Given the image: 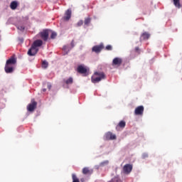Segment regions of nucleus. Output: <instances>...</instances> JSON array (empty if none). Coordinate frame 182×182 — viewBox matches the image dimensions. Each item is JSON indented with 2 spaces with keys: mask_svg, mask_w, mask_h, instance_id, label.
<instances>
[{
  "mask_svg": "<svg viewBox=\"0 0 182 182\" xmlns=\"http://www.w3.org/2000/svg\"><path fill=\"white\" fill-rule=\"evenodd\" d=\"M103 79H106V75H105L104 73L99 72H95L91 77L92 83H99V82L103 80Z\"/></svg>",
  "mask_w": 182,
  "mask_h": 182,
  "instance_id": "nucleus-1",
  "label": "nucleus"
},
{
  "mask_svg": "<svg viewBox=\"0 0 182 182\" xmlns=\"http://www.w3.org/2000/svg\"><path fill=\"white\" fill-rule=\"evenodd\" d=\"M36 106H38V102H36L35 100H32L31 103L28 104L27 106V110L28 112H33L35 109H36Z\"/></svg>",
  "mask_w": 182,
  "mask_h": 182,
  "instance_id": "nucleus-2",
  "label": "nucleus"
},
{
  "mask_svg": "<svg viewBox=\"0 0 182 182\" xmlns=\"http://www.w3.org/2000/svg\"><path fill=\"white\" fill-rule=\"evenodd\" d=\"M87 68L83 65H80L77 68V72L81 75H86V73H87Z\"/></svg>",
  "mask_w": 182,
  "mask_h": 182,
  "instance_id": "nucleus-3",
  "label": "nucleus"
},
{
  "mask_svg": "<svg viewBox=\"0 0 182 182\" xmlns=\"http://www.w3.org/2000/svg\"><path fill=\"white\" fill-rule=\"evenodd\" d=\"M143 113H144V107L143 105L137 107L134 110L136 116H143Z\"/></svg>",
  "mask_w": 182,
  "mask_h": 182,
  "instance_id": "nucleus-4",
  "label": "nucleus"
},
{
  "mask_svg": "<svg viewBox=\"0 0 182 182\" xmlns=\"http://www.w3.org/2000/svg\"><path fill=\"white\" fill-rule=\"evenodd\" d=\"M38 50H39V48H38V46H32L28 51V56H35L38 53Z\"/></svg>",
  "mask_w": 182,
  "mask_h": 182,
  "instance_id": "nucleus-5",
  "label": "nucleus"
},
{
  "mask_svg": "<svg viewBox=\"0 0 182 182\" xmlns=\"http://www.w3.org/2000/svg\"><path fill=\"white\" fill-rule=\"evenodd\" d=\"M116 139H117L116 134L111 132H108L105 134V140H116Z\"/></svg>",
  "mask_w": 182,
  "mask_h": 182,
  "instance_id": "nucleus-6",
  "label": "nucleus"
},
{
  "mask_svg": "<svg viewBox=\"0 0 182 182\" xmlns=\"http://www.w3.org/2000/svg\"><path fill=\"white\" fill-rule=\"evenodd\" d=\"M41 38L43 39L45 42L50 41L49 38V31L48 30H45L41 33Z\"/></svg>",
  "mask_w": 182,
  "mask_h": 182,
  "instance_id": "nucleus-7",
  "label": "nucleus"
},
{
  "mask_svg": "<svg viewBox=\"0 0 182 182\" xmlns=\"http://www.w3.org/2000/svg\"><path fill=\"white\" fill-rule=\"evenodd\" d=\"M132 170H133V166L130 164H126L123 167L124 174H130Z\"/></svg>",
  "mask_w": 182,
  "mask_h": 182,
  "instance_id": "nucleus-8",
  "label": "nucleus"
},
{
  "mask_svg": "<svg viewBox=\"0 0 182 182\" xmlns=\"http://www.w3.org/2000/svg\"><path fill=\"white\" fill-rule=\"evenodd\" d=\"M123 63V60L120 58H114L112 60V66H121Z\"/></svg>",
  "mask_w": 182,
  "mask_h": 182,
  "instance_id": "nucleus-9",
  "label": "nucleus"
},
{
  "mask_svg": "<svg viewBox=\"0 0 182 182\" xmlns=\"http://www.w3.org/2000/svg\"><path fill=\"white\" fill-rule=\"evenodd\" d=\"M6 65L10 66V65H16V58L11 56L9 60H6Z\"/></svg>",
  "mask_w": 182,
  "mask_h": 182,
  "instance_id": "nucleus-10",
  "label": "nucleus"
},
{
  "mask_svg": "<svg viewBox=\"0 0 182 182\" xmlns=\"http://www.w3.org/2000/svg\"><path fill=\"white\" fill-rule=\"evenodd\" d=\"M65 16L63 18V19H64V21H69V19H70V18L72 16V10L68 9L65 11Z\"/></svg>",
  "mask_w": 182,
  "mask_h": 182,
  "instance_id": "nucleus-11",
  "label": "nucleus"
},
{
  "mask_svg": "<svg viewBox=\"0 0 182 182\" xmlns=\"http://www.w3.org/2000/svg\"><path fill=\"white\" fill-rule=\"evenodd\" d=\"M4 70L6 73H12V72H14V68L9 67V65L6 64Z\"/></svg>",
  "mask_w": 182,
  "mask_h": 182,
  "instance_id": "nucleus-12",
  "label": "nucleus"
},
{
  "mask_svg": "<svg viewBox=\"0 0 182 182\" xmlns=\"http://www.w3.org/2000/svg\"><path fill=\"white\" fill-rule=\"evenodd\" d=\"M102 49H103L102 46H94L92 48V52H95V53H99L101 52Z\"/></svg>",
  "mask_w": 182,
  "mask_h": 182,
  "instance_id": "nucleus-13",
  "label": "nucleus"
},
{
  "mask_svg": "<svg viewBox=\"0 0 182 182\" xmlns=\"http://www.w3.org/2000/svg\"><path fill=\"white\" fill-rule=\"evenodd\" d=\"M150 38V34L145 32L141 34V41H146V39H149Z\"/></svg>",
  "mask_w": 182,
  "mask_h": 182,
  "instance_id": "nucleus-14",
  "label": "nucleus"
},
{
  "mask_svg": "<svg viewBox=\"0 0 182 182\" xmlns=\"http://www.w3.org/2000/svg\"><path fill=\"white\" fill-rule=\"evenodd\" d=\"M119 127H121V129H124V127H126V122L120 121L116 127L117 130L119 129Z\"/></svg>",
  "mask_w": 182,
  "mask_h": 182,
  "instance_id": "nucleus-15",
  "label": "nucleus"
},
{
  "mask_svg": "<svg viewBox=\"0 0 182 182\" xmlns=\"http://www.w3.org/2000/svg\"><path fill=\"white\" fill-rule=\"evenodd\" d=\"M42 45H43V41H42V40H37L33 43V46H42Z\"/></svg>",
  "mask_w": 182,
  "mask_h": 182,
  "instance_id": "nucleus-16",
  "label": "nucleus"
},
{
  "mask_svg": "<svg viewBox=\"0 0 182 182\" xmlns=\"http://www.w3.org/2000/svg\"><path fill=\"white\" fill-rule=\"evenodd\" d=\"M10 8L11 9H16V8H18V1H12L10 4Z\"/></svg>",
  "mask_w": 182,
  "mask_h": 182,
  "instance_id": "nucleus-17",
  "label": "nucleus"
},
{
  "mask_svg": "<svg viewBox=\"0 0 182 182\" xmlns=\"http://www.w3.org/2000/svg\"><path fill=\"white\" fill-rule=\"evenodd\" d=\"M173 5H175L176 8H181V5L180 4V0H173Z\"/></svg>",
  "mask_w": 182,
  "mask_h": 182,
  "instance_id": "nucleus-18",
  "label": "nucleus"
},
{
  "mask_svg": "<svg viewBox=\"0 0 182 182\" xmlns=\"http://www.w3.org/2000/svg\"><path fill=\"white\" fill-rule=\"evenodd\" d=\"M57 36H58V33H56V32L55 31H52L51 35L50 36V39H55Z\"/></svg>",
  "mask_w": 182,
  "mask_h": 182,
  "instance_id": "nucleus-19",
  "label": "nucleus"
},
{
  "mask_svg": "<svg viewBox=\"0 0 182 182\" xmlns=\"http://www.w3.org/2000/svg\"><path fill=\"white\" fill-rule=\"evenodd\" d=\"M48 66H49V63L46 60L42 62V68L43 69H46Z\"/></svg>",
  "mask_w": 182,
  "mask_h": 182,
  "instance_id": "nucleus-20",
  "label": "nucleus"
},
{
  "mask_svg": "<svg viewBox=\"0 0 182 182\" xmlns=\"http://www.w3.org/2000/svg\"><path fill=\"white\" fill-rule=\"evenodd\" d=\"M66 85H72L73 83V78L70 77L67 80H65Z\"/></svg>",
  "mask_w": 182,
  "mask_h": 182,
  "instance_id": "nucleus-21",
  "label": "nucleus"
},
{
  "mask_svg": "<svg viewBox=\"0 0 182 182\" xmlns=\"http://www.w3.org/2000/svg\"><path fill=\"white\" fill-rule=\"evenodd\" d=\"M82 173H84V174H90V170H89V168L85 167L82 169Z\"/></svg>",
  "mask_w": 182,
  "mask_h": 182,
  "instance_id": "nucleus-22",
  "label": "nucleus"
},
{
  "mask_svg": "<svg viewBox=\"0 0 182 182\" xmlns=\"http://www.w3.org/2000/svg\"><path fill=\"white\" fill-rule=\"evenodd\" d=\"M107 164H109V161H104L100 164V167H105V166H107Z\"/></svg>",
  "mask_w": 182,
  "mask_h": 182,
  "instance_id": "nucleus-23",
  "label": "nucleus"
},
{
  "mask_svg": "<svg viewBox=\"0 0 182 182\" xmlns=\"http://www.w3.org/2000/svg\"><path fill=\"white\" fill-rule=\"evenodd\" d=\"M84 23L86 26H89V23H90V18H85Z\"/></svg>",
  "mask_w": 182,
  "mask_h": 182,
  "instance_id": "nucleus-24",
  "label": "nucleus"
},
{
  "mask_svg": "<svg viewBox=\"0 0 182 182\" xmlns=\"http://www.w3.org/2000/svg\"><path fill=\"white\" fill-rule=\"evenodd\" d=\"M83 25V21L81 20V21H79L77 23V26H82Z\"/></svg>",
  "mask_w": 182,
  "mask_h": 182,
  "instance_id": "nucleus-25",
  "label": "nucleus"
},
{
  "mask_svg": "<svg viewBox=\"0 0 182 182\" xmlns=\"http://www.w3.org/2000/svg\"><path fill=\"white\" fill-rule=\"evenodd\" d=\"M17 28L19 29V31H23L25 27L23 26H18Z\"/></svg>",
  "mask_w": 182,
  "mask_h": 182,
  "instance_id": "nucleus-26",
  "label": "nucleus"
},
{
  "mask_svg": "<svg viewBox=\"0 0 182 182\" xmlns=\"http://www.w3.org/2000/svg\"><path fill=\"white\" fill-rule=\"evenodd\" d=\"M149 157V154L144 153L142 154V159H147Z\"/></svg>",
  "mask_w": 182,
  "mask_h": 182,
  "instance_id": "nucleus-27",
  "label": "nucleus"
},
{
  "mask_svg": "<svg viewBox=\"0 0 182 182\" xmlns=\"http://www.w3.org/2000/svg\"><path fill=\"white\" fill-rule=\"evenodd\" d=\"M23 43V38H19V45Z\"/></svg>",
  "mask_w": 182,
  "mask_h": 182,
  "instance_id": "nucleus-28",
  "label": "nucleus"
},
{
  "mask_svg": "<svg viewBox=\"0 0 182 182\" xmlns=\"http://www.w3.org/2000/svg\"><path fill=\"white\" fill-rule=\"evenodd\" d=\"M135 50H136V52H137L138 53H139L140 49L139 48V47H136V48H135Z\"/></svg>",
  "mask_w": 182,
  "mask_h": 182,
  "instance_id": "nucleus-29",
  "label": "nucleus"
},
{
  "mask_svg": "<svg viewBox=\"0 0 182 182\" xmlns=\"http://www.w3.org/2000/svg\"><path fill=\"white\" fill-rule=\"evenodd\" d=\"M106 49L107 50H110V49H112V46H107Z\"/></svg>",
  "mask_w": 182,
  "mask_h": 182,
  "instance_id": "nucleus-30",
  "label": "nucleus"
},
{
  "mask_svg": "<svg viewBox=\"0 0 182 182\" xmlns=\"http://www.w3.org/2000/svg\"><path fill=\"white\" fill-rule=\"evenodd\" d=\"M80 181H82V182L85 181V178H81Z\"/></svg>",
  "mask_w": 182,
  "mask_h": 182,
  "instance_id": "nucleus-31",
  "label": "nucleus"
},
{
  "mask_svg": "<svg viewBox=\"0 0 182 182\" xmlns=\"http://www.w3.org/2000/svg\"><path fill=\"white\" fill-rule=\"evenodd\" d=\"M66 48H68V47H63V50H66Z\"/></svg>",
  "mask_w": 182,
  "mask_h": 182,
  "instance_id": "nucleus-32",
  "label": "nucleus"
},
{
  "mask_svg": "<svg viewBox=\"0 0 182 182\" xmlns=\"http://www.w3.org/2000/svg\"><path fill=\"white\" fill-rule=\"evenodd\" d=\"M99 46H103V43H101Z\"/></svg>",
  "mask_w": 182,
  "mask_h": 182,
  "instance_id": "nucleus-33",
  "label": "nucleus"
},
{
  "mask_svg": "<svg viewBox=\"0 0 182 182\" xmlns=\"http://www.w3.org/2000/svg\"><path fill=\"white\" fill-rule=\"evenodd\" d=\"M43 92H46V89H43Z\"/></svg>",
  "mask_w": 182,
  "mask_h": 182,
  "instance_id": "nucleus-34",
  "label": "nucleus"
},
{
  "mask_svg": "<svg viewBox=\"0 0 182 182\" xmlns=\"http://www.w3.org/2000/svg\"><path fill=\"white\" fill-rule=\"evenodd\" d=\"M107 46H110V45H108Z\"/></svg>",
  "mask_w": 182,
  "mask_h": 182,
  "instance_id": "nucleus-35",
  "label": "nucleus"
}]
</instances>
